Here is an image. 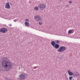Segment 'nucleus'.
<instances>
[{
  "instance_id": "f257e3e1",
  "label": "nucleus",
  "mask_w": 80,
  "mask_h": 80,
  "mask_svg": "<svg viewBox=\"0 0 80 80\" xmlns=\"http://www.w3.org/2000/svg\"><path fill=\"white\" fill-rule=\"evenodd\" d=\"M2 66L4 68H7L8 70H10L13 68V65L11 61L10 60L8 59V58L6 57H2Z\"/></svg>"
},
{
  "instance_id": "f03ea898",
  "label": "nucleus",
  "mask_w": 80,
  "mask_h": 80,
  "mask_svg": "<svg viewBox=\"0 0 80 80\" xmlns=\"http://www.w3.org/2000/svg\"><path fill=\"white\" fill-rule=\"evenodd\" d=\"M26 78H28V74L25 73H22L19 77V79L20 80H25Z\"/></svg>"
},
{
  "instance_id": "7ed1b4c3",
  "label": "nucleus",
  "mask_w": 80,
  "mask_h": 80,
  "mask_svg": "<svg viewBox=\"0 0 80 80\" xmlns=\"http://www.w3.org/2000/svg\"><path fill=\"white\" fill-rule=\"evenodd\" d=\"M51 45L55 49H58L60 47V45L58 44H55L54 41H52L51 42Z\"/></svg>"
},
{
  "instance_id": "20e7f679",
  "label": "nucleus",
  "mask_w": 80,
  "mask_h": 80,
  "mask_svg": "<svg viewBox=\"0 0 80 80\" xmlns=\"http://www.w3.org/2000/svg\"><path fill=\"white\" fill-rule=\"evenodd\" d=\"M46 7V5L44 4H41L38 5V7L41 10H43Z\"/></svg>"
},
{
  "instance_id": "39448f33",
  "label": "nucleus",
  "mask_w": 80,
  "mask_h": 80,
  "mask_svg": "<svg viewBox=\"0 0 80 80\" xmlns=\"http://www.w3.org/2000/svg\"><path fill=\"white\" fill-rule=\"evenodd\" d=\"M41 16L39 15H37L34 17V20L36 22H40L41 21Z\"/></svg>"
},
{
  "instance_id": "423d86ee",
  "label": "nucleus",
  "mask_w": 80,
  "mask_h": 80,
  "mask_svg": "<svg viewBox=\"0 0 80 80\" xmlns=\"http://www.w3.org/2000/svg\"><path fill=\"white\" fill-rule=\"evenodd\" d=\"M65 47L64 46H61L59 48L58 50V52H63L65 50Z\"/></svg>"
},
{
  "instance_id": "0eeeda50",
  "label": "nucleus",
  "mask_w": 80,
  "mask_h": 80,
  "mask_svg": "<svg viewBox=\"0 0 80 80\" xmlns=\"http://www.w3.org/2000/svg\"><path fill=\"white\" fill-rule=\"evenodd\" d=\"M7 31H8V30L7 28H3L0 29V33L2 32V33H5L7 32Z\"/></svg>"
},
{
  "instance_id": "6e6552de",
  "label": "nucleus",
  "mask_w": 80,
  "mask_h": 80,
  "mask_svg": "<svg viewBox=\"0 0 80 80\" xmlns=\"http://www.w3.org/2000/svg\"><path fill=\"white\" fill-rule=\"evenodd\" d=\"M5 8H7L8 9H9V8H10L9 2H7L6 3Z\"/></svg>"
},
{
  "instance_id": "1a4fd4ad",
  "label": "nucleus",
  "mask_w": 80,
  "mask_h": 80,
  "mask_svg": "<svg viewBox=\"0 0 80 80\" xmlns=\"http://www.w3.org/2000/svg\"><path fill=\"white\" fill-rule=\"evenodd\" d=\"M68 73L69 75H70V76H72V75H73L74 74V73H73V72H71L70 70H68Z\"/></svg>"
},
{
  "instance_id": "9d476101",
  "label": "nucleus",
  "mask_w": 80,
  "mask_h": 80,
  "mask_svg": "<svg viewBox=\"0 0 80 80\" xmlns=\"http://www.w3.org/2000/svg\"><path fill=\"white\" fill-rule=\"evenodd\" d=\"M54 42L55 43V44H60V41H59L58 40H55Z\"/></svg>"
},
{
  "instance_id": "9b49d317",
  "label": "nucleus",
  "mask_w": 80,
  "mask_h": 80,
  "mask_svg": "<svg viewBox=\"0 0 80 80\" xmlns=\"http://www.w3.org/2000/svg\"><path fill=\"white\" fill-rule=\"evenodd\" d=\"M25 25L27 27H29V25H30V24L29 23V22H25Z\"/></svg>"
},
{
  "instance_id": "f8f14e48",
  "label": "nucleus",
  "mask_w": 80,
  "mask_h": 80,
  "mask_svg": "<svg viewBox=\"0 0 80 80\" xmlns=\"http://www.w3.org/2000/svg\"><path fill=\"white\" fill-rule=\"evenodd\" d=\"M73 75L74 76V77H78L79 75H80V74H79L76 73V74H73Z\"/></svg>"
},
{
  "instance_id": "ddd939ff",
  "label": "nucleus",
  "mask_w": 80,
  "mask_h": 80,
  "mask_svg": "<svg viewBox=\"0 0 80 80\" xmlns=\"http://www.w3.org/2000/svg\"><path fill=\"white\" fill-rule=\"evenodd\" d=\"M71 33H72V30H70L68 31V33L69 34H70Z\"/></svg>"
},
{
  "instance_id": "4468645a",
  "label": "nucleus",
  "mask_w": 80,
  "mask_h": 80,
  "mask_svg": "<svg viewBox=\"0 0 80 80\" xmlns=\"http://www.w3.org/2000/svg\"><path fill=\"white\" fill-rule=\"evenodd\" d=\"M34 10H38V7H35L34 8Z\"/></svg>"
},
{
  "instance_id": "2eb2a0df",
  "label": "nucleus",
  "mask_w": 80,
  "mask_h": 80,
  "mask_svg": "<svg viewBox=\"0 0 80 80\" xmlns=\"http://www.w3.org/2000/svg\"><path fill=\"white\" fill-rule=\"evenodd\" d=\"M73 79V77L70 76L69 77V79L70 80H72V79Z\"/></svg>"
},
{
  "instance_id": "dca6fc26",
  "label": "nucleus",
  "mask_w": 80,
  "mask_h": 80,
  "mask_svg": "<svg viewBox=\"0 0 80 80\" xmlns=\"http://www.w3.org/2000/svg\"><path fill=\"white\" fill-rule=\"evenodd\" d=\"M26 22H29V19H25Z\"/></svg>"
},
{
  "instance_id": "f3484780",
  "label": "nucleus",
  "mask_w": 80,
  "mask_h": 80,
  "mask_svg": "<svg viewBox=\"0 0 80 80\" xmlns=\"http://www.w3.org/2000/svg\"><path fill=\"white\" fill-rule=\"evenodd\" d=\"M39 25H42V23H41V22H39Z\"/></svg>"
},
{
  "instance_id": "a211bd4d",
  "label": "nucleus",
  "mask_w": 80,
  "mask_h": 80,
  "mask_svg": "<svg viewBox=\"0 0 80 80\" xmlns=\"http://www.w3.org/2000/svg\"><path fill=\"white\" fill-rule=\"evenodd\" d=\"M17 19L14 20V22H17Z\"/></svg>"
},
{
  "instance_id": "6ab92c4d",
  "label": "nucleus",
  "mask_w": 80,
  "mask_h": 80,
  "mask_svg": "<svg viewBox=\"0 0 80 80\" xmlns=\"http://www.w3.org/2000/svg\"><path fill=\"white\" fill-rule=\"evenodd\" d=\"M69 3H72V1H69Z\"/></svg>"
},
{
  "instance_id": "aec40b11",
  "label": "nucleus",
  "mask_w": 80,
  "mask_h": 80,
  "mask_svg": "<svg viewBox=\"0 0 80 80\" xmlns=\"http://www.w3.org/2000/svg\"><path fill=\"white\" fill-rule=\"evenodd\" d=\"M9 26H10V27H11V26H12V24H9Z\"/></svg>"
},
{
  "instance_id": "412c9836",
  "label": "nucleus",
  "mask_w": 80,
  "mask_h": 80,
  "mask_svg": "<svg viewBox=\"0 0 80 80\" xmlns=\"http://www.w3.org/2000/svg\"><path fill=\"white\" fill-rule=\"evenodd\" d=\"M10 5H12V3H10Z\"/></svg>"
},
{
  "instance_id": "4be33fe9",
  "label": "nucleus",
  "mask_w": 80,
  "mask_h": 80,
  "mask_svg": "<svg viewBox=\"0 0 80 80\" xmlns=\"http://www.w3.org/2000/svg\"><path fill=\"white\" fill-rule=\"evenodd\" d=\"M68 78H67V80H68Z\"/></svg>"
},
{
  "instance_id": "5701e85b",
  "label": "nucleus",
  "mask_w": 80,
  "mask_h": 80,
  "mask_svg": "<svg viewBox=\"0 0 80 80\" xmlns=\"http://www.w3.org/2000/svg\"><path fill=\"white\" fill-rule=\"evenodd\" d=\"M67 6H68V5H67Z\"/></svg>"
},
{
  "instance_id": "b1692460",
  "label": "nucleus",
  "mask_w": 80,
  "mask_h": 80,
  "mask_svg": "<svg viewBox=\"0 0 80 80\" xmlns=\"http://www.w3.org/2000/svg\"><path fill=\"white\" fill-rule=\"evenodd\" d=\"M7 71H8V70H7Z\"/></svg>"
}]
</instances>
